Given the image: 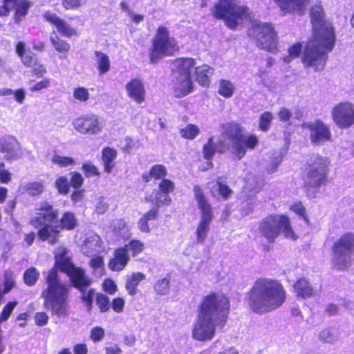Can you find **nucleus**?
<instances>
[{
	"label": "nucleus",
	"instance_id": "f257e3e1",
	"mask_svg": "<svg viewBox=\"0 0 354 354\" xmlns=\"http://www.w3.org/2000/svg\"><path fill=\"white\" fill-rule=\"evenodd\" d=\"M55 266L57 268H50L45 277L47 286L43 290L41 297L44 307L50 310L53 315L66 317L68 313L69 287L60 281L57 269L68 277L73 287L84 283L86 273L84 268L75 266L65 253L56 259Z\"/></svg>",
	"mask_w": 354,
	"mask_h": 354
},
{
	"label": "nucleus",
	"instance_id": "f03ea898",
	"mask_svg": "<svg viewBox=\"0 0 354 354\" xmlns=\"http://www.w3.org/2000/svg\"><path fill=\"white\" fill-rule=\"evenodd\" d=\"M313 35L305 44L302 63L315 71H322L328 59V53L335 45L333 28L326 20V13L321 1H317L309 10Z\"/></svg>",
	"mask_w": 354,
	"mask_h": 354
},
{
	"label": "nucleus",
	"instance_id": "7ed1b4c3",
	"mask_svg": "<svg viewBox=\"0 0 354 354\" xmlns=\"http://www.w3.org/2000/svg\"><path fill=\"white\" fill-rule=\"evenodd\" d=\"M230 311V302L226 295L211 292L203 297L193 327V338L201 342L212 339L215 335L216 327L223 328L225 326Z\"/></svg>",
	"mask_w": 354,
	"mask_h": 354
},
{
	"label": "nucleus",
	"instance_id": "20e7f679",
	"mask_svg": "<svg viewBox=\"0 0 354 354\" xmlns=\"http://www.w3.org/2000/svg\"><path fill=\"white\" fill-rule=\"evenodd\" d=\"M286 298V290L279 281L259 277L247 292L245 303L253 313L261 315L277 309Z\"/></svg>",
	"mask_w": 354,
	"mask_h": 354
},
{
	"label": "nucleus",
	"instance_id": "39448f33",
	"mask_svg": "<svg viewBox=\"0 0 354 354\" xmlns=\"http://www.w3.org/2000/svg\"><path fill=\"white\" fill-rule=\"evenodd\" d=\"M329 163L320 155L313 156L304 164L301 178L303 189L306 196L313 198L319 192L320 187L325 186L328 181Z\"/></svg>",
	"mask_w": 354,
	"mask_h": 354
},
{
	"label": "nucleus",
	"instance_id": "423d86ee",
	"mask_svg": "<svg viewBox=\"0 0 354 354\" xmlns=\"http://www.w3.org/2000/svg\"><path fill=\"white\" fill-rule=\"evenodd\" d=\"M222 136L232 142L231 153L238 160L244 158L248 150H253L259 145L258 137L253 133L245 134V128L239 122H227L220 125Z\"/></svg>",
	"mask_w": 354,
	"mask_h": 354
},
{
	"label": "nucleus",
	"instance_id": "0eeeda50",
	"mask_svg": "<svg viewBox=\"0 0 354 354\" xmlns=\"http://www.w3.org/2000/svg\"><path fill=\"white\" fill-rule=\"evenodd\" d=\"M252 12L244 5L235 0H218L211 9V15L216 19L223 20L231 30H236L243 21L250 18Z\"/></svg>",
	"mask_w": 354,
	"mask_h": 354
},
{
	"label": "nucleus",
	"instance_id": "6e6552de",
	"mask_svg": "<svg viewBox=\"0 0 354 354\" xmlns=\"http://www.w3.org/2000/svg\"><path fill=\"white\" fill-rule=\"evenodd\" d=\"M259 232L270 243H274L281 232L286 239L292 241L298 239L289 216L286 214H268L260 221Z\"/></svg>",
	"mask_w": 354,
	"mask_h": 354
},
{
	"label": "nucleus",
	"instance_id": "1a4fd4ad",
	"mask_svg": "<svg viewBox=\"0 0 354 354\" xmlns=\"http://www.w3.org/2000/svg\"><path fill=\"white\" fill-rule=\"evenodd\" d=\"M180 46L177 40L171 37L167 27L160 26L151 39L148 57L151 64H156L166 57H173L178 53Z\"/></svg>",
	"mask_w": 354,
	"mask_h": 354
},
{
	"label": "nucleus",
	"instance_id": "9d476101",
	"mask_svg": "<svg viewBox=\"0 0 354 354\" xmlns=\"http://www.w3.org/2000/svg\"><path fill=\"white\" fill-rule=\"evenodd\" d=\"M330 250L333 267L339 271L348 270L354 254V232H347L342 234L333 242Z\"/></svg>",
	"mask_w": 354,
	"mask_h": 354
},
{
	"label": "nucleus",
	"instance_id": "9b49d317",
	"mask_svg": "<svg viewBox=\"0 0 354 354\" xmlns=\"http://www.w3.org/2000/svg\"><path fill=\"white\" fill-rule=\"evenodd\" d=\"M194 198L201 212V220L196 230V237L198 243H203L207 237L210 224L214 218L212 206L206 196L203 188L196 185L193 187Z\"/></svg>",
	"mask_w": 354,
	"mask_h": 354
},
{
	"label": "nucleus",
	"instance_id": "f8f14e48",
	"mask_svg": "<svg viewBox=\"0 0 354 354\" xmlns=\"http://www.w3.org/2000/svg\"><path fill=\"white\" fill-rule=\"evenodd\" d=\"M248 35L261 50L274 53L278 50V37L273 25L268 22L254 21L252 22Z\"/></svg>",
	"mask_w": 354,
	"mask_h": 354
},
{
	"label": "nucleus",
	"instance_id": "ddd939ff",
	"mask_svg": "<svg viewBox=\"0 0 354 354\" xmlns=\"http://www.w3.org/2000/svg\"><path fill=\"white\" fill-rule=\"evenodd\" d=\"M145 244L140 240L132 239L122 246L115 248L109 259L108 268L113 272H120L127 266L131 257H136L145 250Z\"/></svg>",
	"mask_w": 354,
	"mask_h": 354
},
{
	"label": "nucleus",
	"instance_id": "4468645a",
	"mask_svg": "<svg viewBox=\"0 0 354 354\" xmlns=\"http://www.w3.org/2000/svg\"><path fill=\"white\" fill-rule=\"evenodd\" d=\"M2 6H0V17L9 16L12 10V18L17 24L25 19L32 6L30 0H2Z\"/></svg>",
	"mask_w": 354,
	"mask_h": 354
},
{
	"label": "nucleus",
	"instance_id": "2eb2a0df",
	"mask_svg": "<svg viewBox=\"0 0 354 354\" xmlns=\"http://www.w3.org/2000/svg\"><path fill=\"white\" fill-rule=\"evenodd\" d=\"M331 116L339 129H348L354 124V104L351 102L337 104L332 109Z\"/></svg>",
	"mask_w": 354,
	"mask_h": 354
},
{
	"label": "nucleus",
	"instance_id": "dca6fc26",
	"mask_svg": "<svg viewBox=\"0 0 354 354\" xmlns=\"http://www.w3.org/2000/svg\"><path fill=\"white\" fill-rule=\"evenodd\" d=\"M15 52L21 63L28 68H34L32 73L37 77H42L47 72L43 64H37V57L35 53L26 48L24 42L19 41L15 44Z\"/></svg>",
	"mask_w": 354,
	"mask_h": 354
},
{
	"label": "nucleus",
	"instance_id": "f3484780",
	"mask_svg": "<svg viewBox=\"0 0 354 354\" xmlns=\"http://www.w3.org/2000/svg\"><path fill=\"white\" fill-rule=\"evenodd\" d=\"M74 129L82 134H97L102 130L97 116L95 114L82 115L73 121Z\"/></svg>",
	"mask_w": 354,
	"mask_h": 354
},
{
	"label": "nucleus",
	"instance_id": "a211bd4d",
	"mask_svg": "<svg viewBox=\"0 0 354 354\" xmlns=\"http://www.w3.org/2000/svg\"><path fill=\"white\" fill-rule=\"evenodd\" d=\"M36 210L37 211V216L30 221V224L35 227L57 221L59 210L50 202L46 201L41 202Z\"/></svg>",
	"mask_w": 354,
	"mask_h": 354
},
{
	"label": "nucleus",
	"instance_id": "6ab92c4d",
	"mask_svg": "<svg viewBox=\"0 0 354 354\" xmlns=\"http://www.w3.org/2000/svg\"><path fill=\"white\" fill-rule=\"evenodd\" d=\"M304 126L310 131V140L313 145H319L331 140L330 127L321 120H316Z\"/></svg>",
	"mask_w": 354,
	"mask_h": 354
},
{
	"label": "nucleus",
	"instance_id": "aec40b11",
	"mask_svg": "<svg viewBox=\"0 0 354 354\" xmlns=\"http://www.w3.org/2000/svg\"><path fill=\"white\" fill-rule=\"evenodd\" d=\"M43 17L47 22L55 26L62 36L71 38L78 35L76 28L70 26L66 21L57 14L47 10L44 13Z\"/></svg>",
	"mask_w": 354,
	"mask_h": 354
},
{
	"label": "nucleus",
	"instance_id": "412c9836",
	"mask_svg": "<svg viewBox=\"0 0 354 354\" xmlns=\"http://www.w3.org/2000/svg\"><path fill=\"white\" fill-rule=\"evenodd\" d=\"M158 189L155 194V204L158 206H168L172 199L169 196V194L175 190L174 183L169 178H163L158 183Z\"/></svg>",
	"mask_w": 354,
	"mask_h": 354
},
{
	"label": "nucleus",
	"instance_id": "4be33fe9",
	"mask_svg": "<svg viewBox=\"0 0 354 354\" xmlns=\"http://www.w3.org/2000/svg\"><path fill=\"white\" fill-rule=\"evenodd\" d=\"M228 149L229 147L224 140H220L215 143L213 137H209L203 146L202 152L203 158L208 161V165L212 168L214 165L212 160L215 153L223 154Z\"/></svg>",
	"mask_w": 354,
	"mask_h": 354
},
{
	"label": "nucleus",
	"instance_id": "5701e85b",
	"mask_svg": "<svg viewBox=\"0 0 354 354\" xmlns=\"http://www.w3.org/2000/svg\"><path fill=\"white\" fill-rule=\"evenodd\" d=\"M172 89L176 97H183L193 92L194 84L192 77L176 75L171 80Z\"/></svg>",
	"mask_w": 354,
	"mask_h": 354
},
{
	"label": "nucleus",
	"instance_id": "b1692460",
	"mask_svg": "<svg viewBox=\"0 0 354 354\" xmlns=\"http://www.w3.org/2000/svg\"><path fill=\"white\" fill-rule=\"evenodd\" d=\"M284 13H297L302 15L310 0H273Z\"/></svg>",
	"mask_w": 354,
	"mask_h": 354
},
{
	"label": "nucleus",
	"instance_id": "393cba45",
	"mask_svg": "<svg viewBox=\"0 0 354 354\" xmlns=\"http://www.w3.org/2000/svg\"><path fill=\"white\" fill-rule=\"evenodd\" d=\"M39 226L40 228L37 234L40 241L47 242L52 245L58 243L61 236V231L56 224L46 223Z\"/></svg>",
	"mask_w": 354,
	"mask_h": 354
},
{
	"label": "nucleus",
	"instance_id": "a878e982",
	"mask_svg": "<svg viewBox=\"0 0 354 354\" xmlns=\"http://www.w3.org/2000/svg\"><path fill=\"white\" fill-rule=\"evenodd\" d=\"M127 95L137 104H142L145 101L146 91L144 84L138 78H132L127 84Z\"/></svg>",
	"mask_w": 354,
	"mask_h": 354
},
{
	"label": "nucleus",
	"instance_id": "bb28decb",
	"mask_svg": "<svg viewBox=\"0 0 354 354\" xmlns=\"http://www.w3.org/2000/svg\"><path fill=\"white\" fill-rule=\"evenodd\" d=\"M173 63L175 68L174 72L176 75L192 77V73L196 68V62L192 57H178Z\"/></svg>",
	"mask_w": 354,
	"mask_h": 354
},
{
	"label": "nucleus",
	"instance_id": "cd10ccee",
	"mask_svg": "<svg viewBox=\"0 0 354 354\" xmlns=\"http://www.w3.org/2000/svg\"><path fill=\"white\" fill-rule=\"evenodd\" d=\"M92 283V279L86 274V281H84V283L81 284L79 287H74L81 293V299L89 310L93 308V298L95 292V290L93 288H91L88 290H86L89 286H91Z\"/></svg>",
	"mask_w": 354,
	"mask_h": 354
},
{
	"label": "nucleus",
	"instance_id": "c85d7f7f",
	"mask_svg": "<svg viewBox=\"0 0 354 354\" xmlns=\"http://www.w3.org/2000/svg\"><path fill=\"white\" fill-rule=\"evenodd\" d=\"M160 206H158L155 204V206L146 212L138 220V227L140 232L143 233H149L151 231L149 222L150 221H156L158 218L160 213H159V207Z\"/></svg>",
	"mask_w": 354,
	"mask_h": 354
},
{
	"label": "nucleus",
	"instance_id": "c756f323",
	"mask_svg": "<svg viewBox=\"0 0 354 354\" xmlns=\"http://www.w3.org/2000/svg\"><path fill=\"white\" fill-rule=\"evenodd\" d=\"M214 71V68L207 64L196 66L194 69L196 81L203 87H209L211 82L210 77Z\"/></svg>",
	"mask_w": 354,
	"mask_h": 354
},
{
	"label": "nucleus",
	"instance_id": "7c9ffc66",
	"mask_svg": "<svg viewBox=\"0 0 354 354\" xmlns=\"http://www.w3.org/2000/svg\"><path fill=\"white\" fill-rule=\"evenodd\" d=\"M118 156V151L115 149L105 147L102 150L101 160L104 167V171L110 174L113 171L115 162V160Z\"/></svg>",
	"mask_w": 354,
	"mask_h": 354
},
{
	"label": "nucleus",
	"instance_id": "2f4dec72",
	"mask_svg": "<svg viewBox=\"0 0 354 354\" xmlns=\"http://www.w3.org/2000/svg\"><path fill=\"white\" fill-rule=\"evenodd\" d=\"M146 279V275L140 272H133L127 277L125 289L128 295L133 296L138 292L139 284Z\"/></svg>",
	"mask_w": 354,
	"mask_h": 354
},
{
	"label": "nucleus",
	"instance_id": "473e14b6",
	"mask_svg": "<svg viewBox=\"0 0 354 354\" xmlns=\"http://www.w3.org/2000/svg\"><path fill=\"white\" fill-rule=\"evenodd\" d=\"M167 176V167L162 164H156L151 167L149 172L142 174V179L145 183H149L151 180H160Z\"/></svg>",
	"mask_w": 354,
	"mask_h": 354
},
{
	"label": "nucleus",
	"instance_id": "72a5a7b5",
	"mask_svg": "<svg viewBox=\"0 0 354 354\" xmlns=\"http://www.w3.org/2000/svg\"><path fill=\"white\" fill-rule=\"evenodd\" d=\"M297 296L303 299L309 298L314 295V290L309 281L301 277L298 279L293 285Z\"/></svg>",
	"mask_w": 354,
	"mask_h": 354
},
{
	"label": "nucleus",
	"instance_id": "f704fd0d",
	"mask_svg": "<svg viewBox=\"0 0 354 354\" xmlns=\"http://www.w3.org/2000/svg\"><path fill=\"white\" fill-rule=\"evenodd\" d=\"M56 225L61 232L64 230L71 231L77 227V220L73 212H64Z\"/></svg>",
	"mask_w": 354,
	"mask_h": 354
},
{
	"label": "nucleus",
	"instance_id": "c9c22d12",
	"mask_svg": "<svg viewBox=\"0 0 354 354\" xmlns=\"http://www.w3.org/2000/svg\"><path fill=\"white\" fill-rule=\"evenodd\" d=\"M54 35V36H50L51 45L58 54L62 55L63 57H66L71 50V44L66 40L62 39L55 33Z\"/></svg>",
	"mask_w": 354,
	"mask_h": 354
},
{
	"label": "nucleus",
	"instance_id": "e433bc0d",
	"mask_svg": "<svg viewBox=\"0 0 354 354\" xmlns=\"http://www.w3.org/2000/svg\"><path fill=\"white\" fill-rule=\"evenodd\" d=\"M94 55L96 57L97 69L100 75H104L109 71L111 62L109 56L101 51L95 50Z\"/></svg>",
	"mask_w": 354,
	"mask_h": 354
},
{
	"label": "nucleus",
	"instance_id": "4c0bfd02",
	"mask_svg": "<svg viewBox=\"0 0 354 354\" xmlns=\"http://www.w3.org/2000/svg\"><path fill=\"white\" fill-rule=\"evenodd\" d=\"M44 184L41 181H32L28 183L24 187V192L30 196H39L44 191Z\"/></svg>",
	"mask_w": 354,
	"mask_h": 354
},
{
	"label": "nucleus",
	"instance_id": "58836bf2",
	"mask_svg": "<svg viewBox=\"0 0 354 354\" xmlns=\"http://www.w3.org/2000/svg\"><path fill=\"white\" fill-rule=\"evenodd\" d=\"M218 93L220 95L225 98H230L234 93V86L230 81L227 80H221L219 81Z\"/></svg>",
	"mask_w": 354,
	"mask_h": 354
},
{
	"label": "nucleus",
	"instance_id": "ea45409f",
	"mask_svg": "<svg viewBox=\"0 0 354 354\" xmlns=\"http://www.w3.org/2000/svg\"><path fill=\"white\" fill-rule=\"evenodd\" d=\"M39 277V272L34 267L26 269L23 275L24 283L28 286H34Z\"/></svg>",
	"mask_w": 354,
	"mask_h": 354
},
{
	"label": "nucleus",
	"instance_id": "a19ab883",
	"mask_svg": "<svg viewBox=\"0 0 354 354\" xmlns=\"http://www.w3.org/2000/svg\"><path fill=\"white\" fill-rule=\"evenodd\" d=\"M95 304L100 313H106L111 308L109 297L104 293L98 292L95 295Z\"/></svg>",
	"mask_w": 354,
	"mask_h": 354
},
{
	"label": "nucleus",
	"instance_id": "79ce46f5",
	"mask_svg": "<svg viewBox=\"0 0 354 354\" xmlns=\"http://www.w3.org/2000/svg\"><path fill=\"white\" fill-rule=\"evenodd\" d=\"M170 287V276L158 280L154 286L153 289L157 295H164L167 294L169 290Z\"/></svg>",
	"mask_w": 354,
	"mask_h": 354
},
{
	"label": "nucleus",
	"instance_id": "37998d69",
	"mask_svg": "<svg viewBox=\"0 0 354 354\" xmlns=\"http://www.w3.org/2000/svg\"><path fill=\"white\" fill-rule=\"evenodd\" d=\"M198 127L193 124H189L180 130L182 138L187 140H194L199 134Z\"/></svg>",
	"mask_w": 354,
	"mask_h": 354
},
{
	"label": "nucleus",
	"instance_id": "c03bdc74",
	"mask_svg": "<svg viewBox=\"0 0 354 354\" xmlns=\"http://www.w3.org/2000/svg\"><path fill=\"white\" fill-rule=\"evenodd\" d=\"M18 302L16 300L8 301L2 308L0 313V324L6 322L12 314Z\"/></svg>",
	"mask_w": 354,
	"mask_h": 354
},
{
	"label": "nucleus",
	"instance_id": "a18cd8bd",
	"mask_svg": "<svg viewBox=\"0 0 354 354\" xmlns=\"http://www.w3.org/2000/svg\"><path fill=\"white\" fill-rule=\"evenodd\" d=\"M82 170L86 178L99 177L100 171L97 166L91 161H86L82 164Z\"/></svg>",
	"mask_w": 354,
	"mask_h": 354
},
{
	"label": "nucleus",
	"instance_id": "49530a36",
	"mask_svg": "<svg viewBox=\"0 0 354 354\" xmlns=\"http://www.w3.org/2000/svg\"><path fill=\"white\" fill-rule=\"evenodd\" d=\"M51 162L59 167H66L75 165V160L73 158L69 156H62L57 154L53 156Z\"/></svg>",
	"mask_w": 354,
	"mask_h": 354
},
{
	"label": "nucleus",
	"instance_id": "de8ad7c7",
	"mask_svg": "<svg viewBox=\"0 0 354 354\" xmlns=\"http://www.w3.org/2000/svg\"><path fill=\"white\" fill-rule=\"evenodd\" d=\"M55 186L59 194L66 195L70 191V183L66 176L58 177L55 182Z\"/></svg>",
	"mask_w": 354,
	"mask_h": 354
},
{
	"label": "nucleus",
	"instance_id": "09e8293b",
	"mask_svg": "<svg viewBox=\"0 0 354 354\" xmlns=\"http://www.w3.org/2000/svg\"><path fill=\"white\" fill-rule=\"evenodd\" d=\"M273 116L271 112L265 111L260 115L259 128L262 131H267L270 127Z\"/></svg>",
	"mask_w": 354,
	"mask_h": 354
},
{
	"label": "nucleus",
	"instance_id": "8fccbe9b",
	"mask_svg": "<svg viewBox=\"0 0 354 354\" xmlns=\"http://www.w3.org/2000/svg\"><path fill=\"white\" fill-rule=\"evenodd\" d=\"M63 8L66 10H76L85 5L87 0H60Z\"/></svg>",
	"mask_w": 354,
	"mask_h": 354
},
{
	"label": "nucleus",
	"instance_id": "3c124183",
	"mask_svg": "<svg viewBox=\"0 0 354 354\" xmlns=\"http://www.w3.org/2000/svg\"><path fill=\"white\" fill-rule=\"evenodd\" d=\"M290 209L301 216L307 224L309 223V218L306 213V209L301 201H297L292 203Z\"/></svg>",
	"mask_w": 354,
	"mask_h": 354
},
{
	"label": "nucleus",
	"instance_id": "603ef678",
	"mask_svg": "<svg viewBox=\"0 0 354 354\" xmlns=\"http://www.w3.org/2000/svg\"><path fill=\"white\" fill-rule=\"evenodd\" d=\"M305 46L301 42H296L288 48V57L290 59L299 57L301 53H304ZM303 55H301V57Z\"/></svg>",
	"mask_w": 354,
	"mask_h": 354
},
{
	"label": "nucleus",
	"instance_id": "864d4df0",
	"mask_svg": "<svg viewBox=\"0 0 354 354\" xmlns=\"http://www.w3.org/2000/svg\"><path fill=\"white\" fill-rule=\"evenodd\" d=\"M73 97L80 102H86L90 97V94L87 88L79 86L74 89Z\"/></svg>",
	"mask_w": 354,
	"mask_h": 354
},
{
	"label": "nucleus",
	"instance_id": "5fc2aeb1",
	"mask_svg": "<svg viewBox=\"0 0 354 354\" xmlns=\"http://www.w3.org/2000/svg\"><path fill=\"white\" fill-rule=\"evenodd\" d=\"M71 180L70 186L74 189L80 188L84 184V178L78 171H73L70 173Z\"/></svg>",
	"mask_w": 354,
	"mask_h": 354
},
{
	"label": "nucleus",
	"instance_id": "6e6d98bb",
	"mask_svg": "<svg viewBox=\"0 0 354 354\" xmlns=\"http://www.w3.org/2000/svg\"><path fill=\"white\" fill-rule=\"evenodd\" d=\"M216 185H218V192L219 196H221L223 200H227L232 195V190L227 185L223 183L218 180H216Z\"/></svg>",
	"mask_w": 354,
	"mask_h": 354
},
{
	"label": "nucleus",
	"instance_id": "4d7b16f0",
	"mask_svg": "<svg viewBox=\"0 0 354 354\" xmlns=\"http://www.w3.org/2000/svg\"><path fill=\"white\" fill-rule=\"evenodd\" d=\"M102 289L109 295H114L118 291V286L112 279L106 278L102 283Z\"/></svg>",
	"mask_w": 354,
	"mask_h": 354
},
{
	"label": "nucleus",
	"instance_id": "13d9d810",
	"mask_svg": "<svg viewBox=\"0 0 354 354\" xmlns=\"http://www.w3.org/2000/svg\"><path fill=\"white\" fill-rule=\"evenodd\" d=\"M125 306V301L121 297H114L111 301V308L116 313H121L123 312Z\"/></svg>",
	"mask_w": 354,
	"mask_h": 354
},
{
	"label": "nucleus",
	"instance_id": "bf43d9fd",
	"mask_svg": "<svg viewBox=\"0 0 354 354\" xmlns=\"http://www.w3.org/2000/svg\"><path fill=\"white\" fill-rule=\"evenodd\" d=\"M50 85V82L49 79H44L40 82H37L32 86L29 88V90L34 93L37 91H40L41 90L46 89L48 88Z\"/></svg>",
	"mask_w": 354,
	"mask_h": 354
},
{
	"label": "nucleus",
	"instance_id": "052dcab7",
	"mask_svg": "<svg viewBox=\"0 0 354 354\" xmlns=\"http://www.w3.org/2000/svg\"><path fill=\"white\" fill-rule=\"evenodd\" d=\"M104 336V330L100 326H95L91 329L90 337L91 339L96 342L102 339Z\"/></svg>",
	"mask_w": 354,
	"mask_h": 354
},
{
	"label": "nucleus",
	"instance_id": "680f3d73",
	"mask_svg": "<svg viewBox=\"0 0 354 354\" xmlns=\"http://www.w3.org/2000/svg\"><path fill=\"white\" fill-rule=\"evenodd\" d=\"M48 319V316L45 312H38L35 315V324L39 326H46Z\"/></svg>",
	"mask_w": 354,
	"mask_h": 354
},
{
	"label": "nucleus",
	"instance_id": "e2e57ef3",
	"mask_svg": "<svg viewBox=\"0 0 354 354\" xmlns=\"http://www.w3.org/2000/svg\"><path fill=\"white\" fill-rule=\"evenodd\" d=\"M15 151V146L12 142L3 140L0 142V152L12 153Z\"/></svg>",
	"mask_w": 354,
	"mask_h": 354
},
{
	"label": "nucleus",
	"instance_id": "0e129e2a",
	"mask_svg": "<svg viewBox=\"0 0 354 354\" xmlns=\"http://www.w3.org/2000/svg\"><path fill=\"white\" fill-rule=\"evenodd\" d=\"M277 114L280 121L283 122H288L292 117L291 111L285 107L281 108Z\"/></svg>",
	"mask_w": 354,
	"mask_h": 354
},
{
	"label": "nucleus",
	"instance_id": "69168bd1",
	"mask_svg": "<svg viewBox=\"0 0 354 354\" xmlns=\"http://www.w3.org/2000/svg\"><path fill=\"white\" fill-rule=\"evenodd\" d=\"M90 266L93 269L101 268L104 266V259L102 256H96L89 261Z\"/></svg>",
	"mask_w": 354,
	"mask_h": 354
},
{
	"label": "nucleus",
	"instance_id": "338daca9",
	"mask_svg": "<svg viewBox=\"0 0 354 354\" xmlns=\"http://www.w3.org/2000/svg\"><path fill=\"white\" fill-rule=\"evenodd\" d=\"M12 95H14V98L17 103L20 104L24 103L26 99V93L23 88H18L15 91H13Z\"/></svg>",
	"mask_w": 354,
	"mask_h": 354
},
{
	"label": "nucleus",
	"instance_id": "774afa93",
	"mask_svg": "<svg viewBox=\"0 0 354 354\" xmlns=\"http://www.w3.org/2000/svg\"><path fill=\"white\" fill-rule=\"evenodd\" d=\"M88 349L86 344L79 343L73 346L74 354H88Z\"/></svg>",
	"mask_w": 354,
	"mask_h": 354
}]
</instances>
